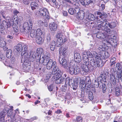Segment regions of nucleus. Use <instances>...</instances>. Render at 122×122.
Instances as JSON below:
<instances>
[{
  "label": "nucleus",
  "mask_w": 122,
  "mask_h": 122,
  "mask_svg": "<svg viewBox=\"0 0 122 122\" xmlns=\"http://www.w3.org/2000/svg\"><path fill=\"white\" fill-rule=\"evenodd\" d=\"M97 15H98L97 17L96 20L97 22V23H100V24L98 25L97 28L96 30H97V32L96 35L97 37L99 39H104L106 37V35L109 36L110 35L111 38L108 41H107V42L110 44L112 42L113 43L116 38L114 35V30H111L107 26L105 27L104 26H105L107 23L104 19L102 18V17L106 18L107 16V15L106 13H102L99 12H97Z\"/></svg>",
  "instance_id": "obj_1"
},
{
  "label": "nucleus",
  "mask_w": 122,
  "mask_h": 122,
  "mask_svg": "<svg viewBox=\"0 0 122 122\" xmlns=\"http://www.w3.org/2000/svg\"><path fill=\"white\" fill-rule=\"evenodd\" d=\"M28 46L25 44L19 43L14 47V49L19 52H20L22 56L21 62L23 63V67L27 70L28 68V64L29 61L33 62L34 60L36 51H31L28 53L27 50Z\"/></svg>",
  "instance_id": "obj_2"
},
{
  "label": "nucleus",
  "mask_w": 122,
  "mask_h": 122,
  "mask_svg": "<svg viewBox=\"0 0 122 122\" xmlns=\"http://www.w3.org/2000/svg\"><path fill=\"white\" fill-rule=\"evenodd\" d=\"M44 59H41V63L44 66H46V69L50 70L52 68L51 72L49 73V75L47 76L48 79L51 77L52 75H56V76L58 77H60L62 76L63 72L56 66V62L53 61L51 59H50L48 61L44 60V61H43Z\"/></svg>",
  "instance_id": "obj_3"
},
{
  "label": "nucleus",
  "mask_w": 122,
  "mask_h": 122,
  "mask_svg": "<svg viewBox=\"0 0 122 122\" xmlns=\"http://www.w3.org/2000/svg\"><path fill=\"white\" fill-rule=\"evenodd\" d=\"M100 49L98 48L97 50V51L99 52L97 53L98 57H99L100 58L97 59L96 58L94 57H92L90 61V63L93 69H95L97 67L100 66L101 60L107 58L109 57V55L107 52H105L102 51V48L99 47Z\"/></svg>",
  "instance_id": "obj_4"
},
{
  "label": "nucleus",
  "mask_w": 122,
  "mask_h": 122,
  "mask_svg": "<svg viewBox=\"0 0 122 122\" xmlns=\"http://www.w3.org/2000/svg\"><path fill=\"white\" fill-rule=\"evenodd\" d=\"M43 52V49L41 48H38L36 50V54L34 58V61L36 59V62H39V63H41V59H44L43 61H44L45 60L47 61L49 60L50 57V55L49 52H47L45 53V55L42 52Z\"/></svg>",
  "instance_id": "obj_5"
},
{
  "label": "nucleus",
  "mask_w": 122,
  "mask_h": 122,
  "mask_svg": "<svg viewBox=\"0 0 122 122\" xmlns=\"http://www.w3.org/2000/svg\"><path fill=\"white\" fill-rule=\"evenodd\" d=\"M97 53L94 51H91V52L89 51H88L87 52H84L83 53L82 56V60L84 64L89 65V59L88 57L92 58V57H94L96 58L99 59L100 57H98Z\"/></svg>",
  "instance_id": "obj_6"
},
{
  "label": "nucleus",
  "mask_w": 122,
  "mask_h": 122,
  "mask_svg": "<svg viewBox=\"0 0 122 122\" xmlns=\"http://www.w3.org/2000/svg\"><path fill=\"white\" fill-rule=\"evenodd\" d=\"M33 23L32 20H29L28 22H25L23 27L20 30L21 32L24 33L28 34L32 27Z\"/></svg>",
  "instance_id": "obj_7"
},
{
  "label": "nucleus",
  "mask_w": 122,
  "mask_h": 122,
  "mask_svg": "<svg viewBox=\"0 0 122 122\" xmlns=\"http://www.w3.org/2000/svg\"><path fill=\"white\" fill-rule=\"evenodd\" d=\"M69 72L71 75L74 74L77 75L79 73L80 71L79 67L75 66L72 63H70L68 66Z\"/></svg>",
  "instance_id": "obj_8"
},
{
  "label": "nucleus",
  "mask_w": 122,
  "mask_h": 122,
  "mask_svg": "<svg viewBox=\"0 0 122 122\" xmlns=\"http://www.w3.org/2000/svg\"><path fill=\"white\" fill-rule=\"evenodd\" d=\"M73 5L74 7L70 8L68 10L69 13L71 15L77 13V12H78L80 10V5L78 3L74 2Z\"/></svg>",
  "instance_id": "obj_9"
},
{
  "label": "nucleus",
  "mask_w": 122,
  "mask_h": 122,
  "mask_svg": "<svg viewBox=\"0 0 122 122\" xmlns=\"http://www.w3.org/2000/svg\"><path fill=\"white\" fill-rule=\"evenodd\" d=\"M38 14L39 16H43L47 19L49 18V12L47 9L46 8H43L40 9Z\"/></svg>",
  "instance_id": "obj_10"
},
{
  "label": "nucleus",
  "mask_w": 122,
  "mask_h": 122,
  "mask_svg": "<svg viewBox=\"0 0 122 122\" xmlns=\"http://www.w3.org/2000/svg\"><path fill=\"white\" fill-rule=\"evenodd\" d=\"M41 32L40 29H38L36 30L35 29L32 30L30 33V36L32 38H36L39 34H41Z\"/></svg>",
  "instance_id": "obj_11"
},
{
  "label": "nucleus",
  "mask_w": 122,
  "mask_h": 122,
  "mask_svg": "<svg viewBox=\"0 0 122 122\" xmlns=\"http://www.w3.org/2000/svg\"><path fill=\"white\" fill-rule=\"evenodd\" d=\"M88 65H86L83 64L81 66L82 70L81 71V73L82 75H86L87 74V73L89 71V69Z\"/></svg>",
  "instance_id": "obj_12"
},
{
  "label": "nucleus",
  "mask_w": 122,
  "mask_h": 122,
  "mask_svg": "<svg viewBox=\"0 0 122 122\" xmlns=\"http://www.w3.org/2000/svg\"><path fill=\"white\" fill-rule=\"evenodd\" d=\"M59 62L61 64H62L63 67L65 68H68V66L70 63L67 66V63L66 59L64 58H62L60 57L59 58Z\"/></svg>",
  "instance_id": "obj_13"
},
{
  "label": "nucleus",
  "mask_w": 122,
  "mask_h": 122,
  "mask_svg": "<svg viewBox=\"0 0 122 122\" xmlns=\"http://www.w3.org/2000/svg\"><path fill=\"white\" fill-rule=\"evenodd\" d=\"M76 14L78 16L79 21H80L81 23L84 16V12L83 10H80L78 12H77Z\"/></svg>",
  "instance_id": "obj_14"
},
{
  "label": "nucleus",
  "mask_w": 122,
  "mask_h": 122,
  "mask_svg": "<svg viewBox=\"0 0 122 122\" xmlns=\"http://www.w3.org/2000/svg\"><path fill=\"white\" fill-rule=\"evenodd\" d=\"M102 78L100 76H98L97 79V80H95L93 81V86L96 88L98 87L99 86V82H101L102 84Z\"/></svg>",
  "instance_id": "obj_15"
},
{
  "label": "nucleus",
  "mask_w": 122,
  "mask_h": 122,
  "mask_svg": "<svg viewBox=\"0 0 122 122\" xmlns=\"http://www.w3.org/2000/svg\"><path fill=\"white\" fill-rule=\"evenodd\" d=\"M65 36L63 34L59 33L57 34L56 36V38L57 39V41L58 42H60L61 43H63V39Z\"/></svg>",
  "instance_id": "obj_16"
},
{
  "label": "nucleus",
  "mask_w": 122,
  "mask_h": 122,
  "mask_svg": "<svg viewBox=\"0 0 122 122\" xmlns=\"http://www.w3.org/2000/svg\"><path fill=\"white\" fill-rule=\"evenodd\" d=\"M74 59L75 61L78 63H80L81 61V56L78 53H76L74 54Z\"/></svg>",
  "instance_id": "obj_17"
},
{
  "label": "nucleus",
  "mask_w": 122,
  "mask_h": 122,
  "mask_svg": "<svg viewBox=\"0 0 122 122\" xmlns=\"http://www.w3.org/2000/svg\"><path fill=\"white\" fill-rule=\"evenodd\" d=\"M41 34H39L38 36L36 37V42L38 44H41L42 43L43 41L44 40L42 39L41 37L42 35V31L41 33Z\"/></svg>",
  "instance_id": "obj_18"
},
{
  "label": "nucleus",
  "mask_w": 122,
  "mask_h": 122,
  "mask_svg": "<svg viewBox=\"0 0 122 122\" xmlns=\"http://www.w3.org/2000/svg\"><path fill=\"white\" fill-rule=\"evenodd\" d=\"M67 48H64L60 47L59 50V53L60 54H62L65 57L67 55Z\"/></svg>",
  "instance_id": "obj_19"
},
{
  "label": "nucleus",
  "mask_w": 122,
  "mask_h": 122,
  "mask_svg": "<svg viewBox=\"0 0 122 122\" xmlns=\"http://www.w3.org/2000/svg\"><path fill=\"white\" fill-rule=\"evenodd\" d=\"M49 28L51 31H55L57 28V25L54 22L50 23L49 25Z\"/></svg>",
  "instance_id": "obj_20"
},
{
  "label": "nucleus",
  "mask_w": 122,
  "mask_h": 122,
  "mask_svg": "<svg viewBox=\"0 0 122 122\" xmlns=\"http://www.w3.org/2000/svg\"><path fill=\"white\" fill-rule=\"evenodd\" d=\"M115 68L116 69L119 71L117 73V75L118 74V73H122V62L117 63L116 65Z\"/></svg>",
  "instance_id": "obj_21"
},
{
  "label": "nucleus",
  "mask_w": 122,
  "mask_h": 122,
  "mask_svg": "<svg viewBox=\"0 0 122 122\" xmlns=\"http://www.w3.org/2000/svg\"><path fill=\"white\" fill-rule=\"evenodd\" d=\"M54 75L55 76L56 78H59L58 79H56L55 82L56 83L59 84L60 83H63L64 82L65 79V78H64L63 77H61L60 78V77H60H58L56 76V75H54Z\"/></svg>",
  "instance_id": "obj_22"
},
{
  "label": "nucleus",
  "mask_w": 122,
  "mask_h": 122,
  "mask_svg": "<svg viewBox=\"0 0 122 122\" xmlns=\"http://www.w3.org/2000/svg\"><path fill=\"white\" fill-rule=\"evenodd\" d=\"M93 4V1L91 0H83L81 4L83 5H91Z\"/></svg>",
  "instance_id": "obj_23"
},
{
  "label": "nucleus",
  "mask_w": 122,
  "mask_h": 122,
  "mask_svg": "<svg viewBox=\"0 0 122 122\" xmlns=\"http://www.w3.org/2000/svg\"><path fill=\"white\" fill-rule=\"evenodd\" d=\"M30 6L32 10L37 9L38 5L35 2H32L30 4Z\"/></svg>",
  "instance_id": "obj_24"
},
{
  "label": "nucleus",
  "mask_w": 122,
  "mask_h": 122,
  "mask_svg": "<svg viewBox=\"0 0 122 122\" xmlns=\"http://www.w3.org/2000/svg\"><path fill=\"white\" fill-rule=\"evenodd\" d=\"M102 18L103 19H104V20L105 21V19H104V18H103L102 17ZM107 23V24L105 26H104L105 27L106 26H107V27H108L107 26V25L110 28H113L115 27L116 25V24L115 22H113L111 23H107Z\"/></svg>",
  "instance_id": "obj_25"
},
{
  "label": "nucleus",
  "mask_w": 122,
  "mask_h": 122,
  "mask_svg": "<svg viewBox=\"0 0 122 122\" xmlns=\"http://www.w3.org/2000/svg\"><path fill=\"white\" fill-rule=\"evenodd\" d=\"M115 93L116 95L117 96L122 94V88L120 89L118 87H116Z\"/></svg>",
  "instance_id": "obj_26"
},
{
  "label": "nucleus",
  "mask_w": 122,
  "mask_h": 122,
  "mask_svg": "<svg viewBox=\"0 0 122 122\" xmlns=\"http://www.w3.org/2000/svg\"><path fill=\"white\" fill-rule=\"evenodd\" d=\"M110 78L111 82L113 85H115L116 84L115 76L113 74H111L110 75Z\"/></svg>",
  "instance_id": "obj_27"
},
{
  "label": "nucleus",
  "mask_w": 122,
  "mask_h": 122,
  "mask_svg": "<svg viewBox=\"0 0 122 122\" xmlns=\"http://www.w3.org/2000/svg\"><path fill=\"white\" fill-rule=\"evenodd\" d=\"M12 55V51L10 49H9L7 51L6 54V57L9 58H10Z\"/></svg>",
  "instance_id": "obj_28"
},
{
  "label": "nucleus",
  "mask_w": 122,
  "mask_h": 122,
  "mask_svg": "<svg viewBox=\"0 0 122 122\" xmlns=\"http://www.w3.org/2000/svg\"><path fill=\"white\" fill-rule=\"evenodd\" d=\"M56 45V42L54 41H52L50 45V48L51 51H53L55 48Z\"/></svg>",
  "instance_id": "obj_29"
},
{
  "label": "nucleus",
  "mask_w": 122,
  "mask_h": 122,
  "mask_svg": "<svg viewBox=\"0 0 122 122\" xmlns=\"http://www.w3.org/2000/svg\"><path fill=\"white\" fill-rule=\"evenodd\" d=\"M2 24L3 25V26L7 28H8L10 27V25H11L10 23V21L9 22H7L5 21L4 20L2 21Z\"/></svg>",
  "instance_id": "obj_30"
},
{
  "label": "nucleus",
  "mask_w": 122,
  "mask_h": 122,
  "mask_svg": "<svg viewBox=\"0 0 122 122\" xmlns=\"http://www.w3.org/2000/svg\"><path fill=\"white\" fill-rule=\"evenodd\" d=\"M86 84H85L84 86L86 85L88 86L91 84V80L89 77H87L86 78Z\"/></svg>",
  "instance_id": "obj_31"
},
{
  "label": "nucleus",
  "mask_w": 122,
  "mask_h": 122,
  "mask_svg": "<svg viewBox=\"0 0 122 122\" xmlns=\"http://www.w3.org/2000/svg\"><path fill=\"white\" fill-rule=\"evenodd\" d=\"M87 19L88 20V21L93 20H94L95 17L93 15L90 14L88 15Z\"/></svg>",
  "instance_id": "obj_32"
},
{
  "label": "nucleus",
  "mask_w": 122,
  "mask_h": 122,
  "mask_svg": "<svg viewBox=\"0 0 122 122\" xmlns=\"http://www.w3.org/2000/svg\"><path fill=\"white\" fill-rule=\"evenodd\" d=\"M102 85H101L100 88H102V91L103 93H105L106 91L107 87L106 85L104 84H101Z\"/></svg>",
  "instance_id": "obj_33"
},
{
  "label": "nucleus",
  "mask_w": 122,
  "mask_h": 122,
  "mask_svg": "<svg viewBox=\"0 0 122 122\" xmlns=\"http://www.w3.org/2000/svg\"><path fill=\"white\" fill-rule=\"evenodd\" d=\"M11 26H12L14 31L15 32H17L18 31L19 29L18 27L16 25H12Z\"/></svg>",
  "instance_id": "obj_34"
},
{
  "label": "nucleus",
  "mask_w": 122,
  "mask_h": 122,
  "mask_svg": "<svg viewBox=\"0 0 122 122\" xmlns=\"http://www.w3.org/2000/svg\"><path fill=\"white\" fill-rule=\"evenodd\" d=\"M6 43L3 40L0 41V47H3L5 46L6 45Z\"/></svg>",
  "instance_id": "obj_35"
},
{
  "label": "nucleus",
  "mask_w": 122,
  "mask_h": 122,
  "mask_svg": "<svg viewBox=\"0 0 122 122\" xmlns=\"http://www.w3.org/2000/svg\"><path fill=\"white\" fill-rule=\"evenodd\" d=\"M22 20V18L21 16L19 17L18 18L17 17V19L14 21V25H16L18 24V22L19 21H20Z\"/></svg>",
  "instance_id": "obj_36"
},
{
  "label": "nucleus",
  "mask_w": 122,
  "mask_h": 122,
  "mask_svg": "<svg viewBox=\"0 0 122 122\" xmlns=\"http://www.w3.org/2000/svg\"><path fill=\"white\" fill-rule=\"evenodd\" d=\"M17 16H14L13 17V19L10 20V24L11 25L14 24V21L16 20V19H17Z\"/></svg>",
  "instance_id": "obj_37"
},
{
  "label": "nucleus",
  "mask_w": 122,
  "mask_h": 122,
  "mask_svg": "<svg viewBox=\"0 0 122 122\" xmlns=\"http://www.w3.org/2000/svg\"><path fill=\"white\" fill-rule=\"evenodd\" d=\"M116 59L114 57H112L111 59L110 62L111 65H112L114 64H115L116 62L115 61L116 60Z\"/></svg>",
  "instance_id": "obj_38"
},
{
  "label": "nucleus",
  "mask_w": 122,
  "mask_h": 122,
  "mask_svg": "<svg viewBox=\"0 0 122 122\" xmlns=\"http://www.w3.org/2000/svg\"><path fill=\"white\" fill-rule=\"evenodd\" d=\"M66 80V81L65 83L66 84V86L68 85H70V78L69 77L67 78L66 79H65V80Z\"/></svg>",
  "instance_id": "obj_39"
},
{
  "label": "nucleus",
  "mask_w": 122,
  "mask_h": 122,
  "mask_svg": "<svg viewBox=\"0 0 122 122\" xmlns=\"http://www.w3.org/2000/svg\"><path fill=\"white\" fill-rule=\"evenodd\" d=\"M88 97L90 100H92L94 98L92 93V92H89V94Z\"/></svg>",
  "instance_id": "obj_40"
},
{
  "label": "nucleus",
  "mask_w": 122,
  "mask_h": 122,
  "mask_svg": "<svg viewBox=\"0 0 122 122\" xmlns=\"http://www.w3.org/2000/svg\"><path fill=\"white\" fill-rule=\"evenodd\" d=\"M46 39L48 42H50L51 39V35L49 33H48L47 35Z\"/></svg>",
  "instance_id": "obj_41"
},
{
  "label": "nucleus",
  "mask_w": 122,
  "mask_h": 122,
  "mask_svg": "<svg viewBox=\"0 0 122 122\" xmlns=\"http://www.w3.org/2000/svg\"><path fill=\"white\" fill-rule=\"evenodd\" d=\"M82 120V117H76V120L77 122H81Z\"/></svg>",
  "instance_id": "obj_42"
},
{
  "label": "nucleus",
  "mask_w": 122,
  "mask_h": 122,
  "mask_svg": "<svg viewBox=\"0 0 122 122\" xmlns=\"http://www.w3.org/2000/svg\"><path fill=\"white\" fill-rule=\"evenodd\" d=\"M118 78L121 80L122 82V73H120V72L118 73V74L117 75Z\"/></svg>",
  "instance_id": "obj_43"
},
{
  "label": "nucleus",
  "mask_w": 122,
  "mask_h": 122,
  "mask_svg": "<svg viewBox=\"0 0 122 122\" xmlns=\"http://www.w3.org/2000/svg\"><path fill=\"white\" fill-rule=\"evenodd\" d=\"M52 2L54 4V6L55 7H57V5H58V3L56 1V0H51Z\"/></svg>",
  "instance_id": "obj_44"
},
{
  "label": "nucleus",
  "mask_w": 122,
  "mask_h": 122,
  "mask_svg": "<svg viewBox=\"0 0 122 122\" xmlns=\"http://www.w3.org/2000/svg\"><path fill=\"white\" fill-rule=\"evenodd\" d=\"M38 23L39 25L40 26H42L44 24V22L41 20H39L38 21Z\"/></svg>",
  "instance_id": "obj_45"
},
{
  "label": "nucleus",
  "mask_w": 122,
  "mask_h": 122,
  "mask_svg": "<svg viewBox=\"0 0 122 122\" xmlns=\"http://www.w3.org/2000/svg\"><path fill=\"white\" fill-rule=\"evenodd\" d=\"M48 89L50 91H53V85H51L50 86H48Z\"/></svg>",
  "instance_id": "obj_46"
},
{
  "label": "nucleus",
  "mask_w": 122,
  "mask_h": 122,
  "mask_svg": "<svg viewBox=\"0 0 122 122\" xmlns=\"http://www.w3.org/2000/svg\"><path fill=\"white\" fill-rule=\"evenodd\" d=\"M23 3L25 5H28L30 3L29 0H23Z\"/></svg>",
  "instance_id": "obj_47"
},
{
  "label": "nucleus",
  "mask_w": 122,
  "mask_h": 122,
  "mask_svg": "<svg viewBox=\"0 0 122 122\" xmlns=\"http://www.w3.org/2000/svg\"><path fill=\"white\" fill-rule=\"evenodd\" d=\"M12 112L11 111H9L7 112V116L9 117H11L12 116Z\"/></svg>",
  "instance_id": "obj_48"
},
{
  "label": "nucleus",
  "mask_w": 122,
  "mask_h": 122,
  "mask_svg": "<svg viewBox=\"0 0 122 122\" xmlns=\"http://www.w3.org/2000/svg\"><path fill=\"white\" fill-rule=\"evenodd\" d=\"M62 43H61L60 42H58L57 41V47H60L61 46Z\"/></svg>",
  "instance_id": "obj_49"
},
{
  "label": "nucleus",
  "mask_w": 122,
  "mask_h": 122,
  "mask_svg": "<svg viewBox=\"0 0 122 122\" xmlns=\"http://www.w3.org/2000/svg\"><path fill=\"white\" fill-rule=\"evenodd\" d=\"M5 29V28L2 25H0V32L1 31L4 30Z\"/></svg>",
  "instance_id": "obj_50"
},
{
  "label": "nucleus",
  "mask_w": 122,
  "mask_h": 122,
  "mask_svg": "<svg viewBox=\"0 0 122 122\" xmlns=\"http://www.w3.org/2000/svg\"><path fill=\"white\" fill-rule=\"evenodd\" d=\"M55 112L56 113L58 114L60 113H61L62 112V111L58 109L57 110V111H56Z\"/></svg>",
  "instance_id": "obj_51"
},
{
  "label": "nucleus",
  "mask_w": 122,
  "mask_h": 122,
  "mask_svg": "<svg viewBox=\"0 0 122 122\" xmlns=\"http://www.w3.org/2000/svg\"><path fill=\"white\" fill-rule=\"evenodd\" d=\"M100 7L102 10H104L105 8V5L104 4H102Z\"/></svg>",
  "instance_id": "obj_52"
},
{
  "label": "nucleus",
  "mask_w": 122,
  "mask_h": 122,
  "mask_svg": "<svg viewBox=\"0 0 122 122\" xmlns=\"http://www.w3.org/2000/svg\"><path fill=\"white\" fill-rule=\"evenodd\" d=\"M63 15L65 16H67L68 15L66 11H64L63 12Z\"/></svg>",
  "instance_id": "obj_53"
},
{
  "label": "nucleus",
  "mask_w": 122,
  "mask_h": 122,
  "mask_svg": "<svg viewBox=\"0 0 122 122\" xmlns=\"http://www.w3.org/2000/svg\"><path fill=\"white\" fill-rule=\"evenodd\" d=\"M13 13L15 15H16L18 13H19V12L17 10H15L14 11Z\"/></svg>",
  "instance_id": "obj_54"
},
{
  "label": "nucleus",
  "mask_w": 122,
  "mask_h": 122,
  "mask_svg": "<svg viewBox=\"0 0 122 122\" xmlns=\"http://www.w3.org/2000/svg\"><path fill=\"white\" fill-rule=\"evenodd\" d=\"M102 78V81H106V77L105 76L104 77H102V76H101Z\"/></svg>",
  "instance_id": "obj_55"
},
{
  "label": "nucleus",
  "mask_w": 122,
  "mask_h": 122,
  "mask_svg": "<svg viewBox=\"0 0 122 122\" xmlns=\"http://www.w3.org/2000/svg\"><path fill=\"white\" fill-rule=\"evenodd\" d=\"M7 38H10V39H12L13 38L12 36L10 35H8L7 36Z\"/></svg>",
  "instance_id": "obj_56"
},
{
  "label": "nucleus",
  "mask_w": 122,
  "mask_h": 122,
  "mask_svg": "<svg viewBox=\"0 0 122 122\" xmlns=\"http://www.w3.org/2000/svg\"><path fill=\"white\" fill-rule=\"evenodd\" d=\"M40 103V101H39L38 100H37L35 102V105H36L39 103Z\"/></svg>",
  "instance_id": "obj_57"
},
{
  "label": "nucleus",
  "mask_w": 122,
  "mask_h": 122,
  "mask_svg": "<svg viewBox=\"0 0 122 122\" xmlns=\"http://www.w3.org/2000/svg\"><path fill=\"white\" fill-rule=\"evenodd\" d=\"M15 60V58L13 57L12 58H11V61H12V63H13L14 62Z\"/></svg>",
  "instance_id": "obj_58"
},
{
  "label": "nucleus",
  "mask_w": 122,
  "mask_h": 122,
  "mask_svg": "<svg viewBox=\"0 0 122 122\" xmlns=\"http://www.w3.org/2000/svg\"><path fill=\"white\" fill-rule=\"evenodd\" d=\"M25 96L26 97H28L29 98H31V96H30V95L29 94H26L25 95Z\"/></svg>",
  "instance_id": "obj_59"
},
{
  "label": "nucleus",
  "mask_w": 122,
  "mask_h": 122,
  "mask_svg": "<svg viewBox=\"0 0 122 122\" xmlns=\"http://www.w3.org/2000/svg\"><path fill=\"white\" fill-rule=\"evenodd\" d=\"M63 41L64 42H65L67 40V39L65 37V36L64 37V38L63 39Z\"/></svg>",
  "instance_id": "obj_60"
},
{
  "label": "nucleus",
  "mask_w": 122,
  "mask_h": 122,
  "mask_svg": "<svg viewBox=\"0 0 122 122\" xmlns=\"http://www.w3.org/2000/svg\"><path fill=\"white\" fill-rule=\"evenodd\" d=\"M52 112L51 111L49 110L48 112V115H51V114Z\"/></svg>",
  "instance_id": "obj_61"
},
{
  "label": "nucleus",
  "mask_w": 122,
  "mask_h": 122,
  "mask_svg": "<svg viewBox=\"0 0 122 122\" xmlns=\"http://www.w3.org/2000/svg\"><path fill=\"white\" fill-rule=\"evenodd\" d=\"M31 83L32 84V85H35V83H36L35 81V80L33 81H32V82Z\"/></svg>",
  "instance_id": "obj_62"
},
{
  "label": "nucleus",
  "mask_w": 122,
  "mask_h": 122,
  "mask_svg": "<svg viewBox=\"0 0 122 122\" xmlns=\"http://www.w3.org/2000/svg\"><path fill=\"white\" fill-rule=\"evenodd\" d=\"M66 117L67 118H69L70 117L69 114L68 113H66Z\"/></svg>",
  "instance_id": "obj_63"
},
{
  "label": "nucleus",
  "mask_w": 122,
  "mask_h": 122,
  "mask_svg": "<svg viewBox=\"0 0 122 122\" xmlns=\"http://www.w3.org/2000/svg\"><path fill=\"white\" fill-rule=\"evenodd\" d=\"M92 91L93 92H94V93H96V90L95 89V88H93L92 89Z\"/></svg>",
  "instance_id": "obj_64"
}]
</instances>
